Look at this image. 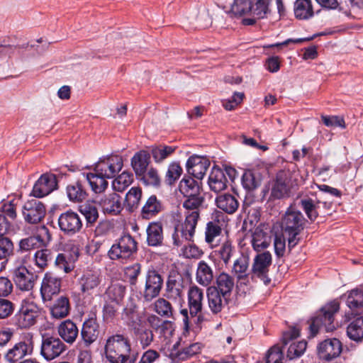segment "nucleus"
<instances>
[{
    "mask_svg": "<svg viewBox=\"0 0 363 363\" xmlns=\"http://www.w3.org/2000/svg\"><path fill=\"white\" fill-rule=\"evenodd\" d=\"M216 206L222 211L228 213H234L239 207V201L237 197L230 193L219 194L215 199Z\"/></svg>",
    "mask_w": 363,
    "mask_h": 363,
    "instance_id": "29",
    "label": "nucleus"
},
{
    "mask_svg": "<svg viewBox=\"0 0 363 363\" xmlns=\"http://www.w3.org/2000/svg\"><path fill=\"white\" fill-rule=\"evenodd\" d=\"M209 166L210 161L199 156L190 157L186 162L188 173L198 179H203Z\"/></svg>",
    "mask_w": 363,
    "mask_h": 363,
    "instance_id": "25",
    "label": "nucleus"
},
{
    "mask_svg": "<svg viewBox=\"0 0 363 363\" xmlns=\"http://www.w3.org/2000/svg\"><path fill=\"white\" fill-rule=\"evenodd\" d=\"M182 173V168L177 162L171 163L167 169L165 179L166 182L169 184H172L177 180Z\"/></svg>",
    "mask_w": 363,
    "mask_h": 363,
    "instance_id": "61",
    "label": "nucleus"
},
{
    "mask_svg": "<svg viewBox=\"0 0 363 363\" xmlns=\"http://www.w3.org/2000/svg\"><path fill=\"white\" fill-rule=\"evenodd\" d=\"M194 215L185 216L184 221L178 220L174 224V232L172 238L174 245L180 247L185 242L194 241L196 225L199 220Z\"/></svg>",
    "mask_w": 363,
    "mask_h": 363,
    "instance_id": "6",
    "label": "nucleus"
},
{
    "mask_svg": "<svg viewBox=\"0 0 363 363\" xmlns=\"http://www.w3.org/2000/svg\"><path fill=\"white\" fill-rule=\"evenodd\" d=\"M222 229L218 223L210 221L206 224L205 231V240L211 244L215 238L220 235Z\"/></svg>",
    "mask_w": 363,
    "mask_h": 363,
    "instance_id": "58",
    "label": "nucleus"
},
{
    "mask_svg": "<svg viewBox=\"0 0 363 363\" xmlns=\"http://www.w3.org/2000/svg\"><path fill=\"white\" fill-rule=\"evenodd\" d=\"M137 339L143 348L150 346L153 341L154 335L151 330L145 328H134Z\"/></svg>",
    "mask_w": 363,
    "mask_h": 363,
    "instance_id": "54",
    "label": "nucleus"
},
{
    "mask_svg": "<svg viewBox=\"0 0 363 363\" xmlns=\"http://www.w3.org/2000/svg\"><path fill=\"white\" fill-rule=\"evenodd\" d=\"M97 203L103 213L107 215H118L123 209L122 198L115 192L102 196L97 200Z\"/></svg>",
    "mask_w": 363,
    "mask_h": 363,
    "instance_id": "19",
    "label": "nucleus"
},
{
    "mask_svg": "<svg viewBox=\"0 0 363 363\" xmlns=\"http://www.w3.org/2000/svg\"><path fill=\"white\" fill-rule=\"evenodd\" d=\"M235 252V247L230 240L224 241L215 251L225 264H228Z\"/></svg>",
    "mask_w": 363,
    "mask_h": 363,
    "instance_id": "52",
    "label": "nucleus"
},
{
    "mask_svg": "<svg viewBox=\"0 0 363 363\" xmlns=\"http://www.w3.org/2000/svg\"><path fill=\"white\" fill-rule=\"evenodd\" d=\"M86 179L91 190L96 194L104 192L108 187V182L106 180L107 178L96 172L86 174Z\"/></svg>",
    "mask_w": 363,
    "mask_h": 363,
    "instance_id": "41",
    "label": "nucleus"
},
{
    "mask_svg": "<svg viewBox=\"0 0 363 363\" xmlns=\"http://www.w3.org/2000/svg\"><path fill=\"white\" fill-rule=\"evenodd\" d=\"M162 210V205L155 195L150 196L145 201L141 210L143 218L150 219Z\"/></svg>",
    "mask_w": 363,
    "mask_h": 363,
    "instance_id": "37",
    "label": "nucleus"
},
{
    "mask_svg": "<svg viewBox=\"0 0 363 363\" xmlns=\"http://www.w3.org/2000/svg\"><path fill=\"white\" fill-rule=\"evenodd\" d=\"M13 244L11 239L0 237V260H7L13 254Z\"/></svg>",
    "mask_w": 363,
    "mask_h": 363,
    "instance_id": "57",
    "label": "nucleus"
},
{
    "mask_svg": "<svg viewBox=\"0 0 363 363\" xmlns=\"http://www.w3.org/2000/svg\"><path fill=\"white\" fill-rule=\"evenodd\" d=\"M184 279L177 271L169 273L167 282L164 296L174 301L181 300L184 296Z\"/></svg>",
    "mask_w": 363,
    "mask_h": 363,
    "instance_id": "18",
    "label": "nucleus"
},
{
    "mask_svg": "<svg viewBox=\"0 0 363 363\" xmlns=\"http://www.w3.org/2000/svg\"><path fill=\"white\" fill-rule=\"evenodd\" d=\"M99 324L95 318H91L83 323L81 335L86 345L95 342L99 334Z\"/></svg>",
    "mask_w": 363,
    "mask_h": 363,
    "instance_id": "32",
    "label": "nucleus"
},
{
    "mask_svg": "<svg viewBox=\"0 0 363 363\" xmlns=\"http://www.w3.org/2000/svg\"><path fill=\"white\" fill-rule=\"evenodd\" d=\"M67 194L69 199L74 202H81L84 201L87 194L82 183L79 181L67 186Z\"/></svg>",
    "mask_w": 363,
    "mask_h": 363,
    "instance_id": "46",
    "label": "nucleus"
},
{
    "mask_svg": "<svg viewBox=\"0 0 363 363\" xmlns=\"http://www.w3.org/2000/svg\"><path fill=\"white\" fill-rule=\"evenodd\" d=\"M138 178L145 185L159 187L161 184V177L157 169L150 167Z\"/></svg>",
    "mask_w": 363,
    "mask_h": 363,
    "instance_id": "47",
    "label": "nucleus"
},
{
    "mask_svg": "<svg viewBox=\"0 0 363 363\" xmlns=\"http://www.w3.org/2000/svg\"><path fill=\"white\" fill-rule=\"evenodd\" d=\"M182 253L187 259H199L203 254L201 249L194 243H189L184 245L182 249Z\"/></svg>",
    "mask_w": 363,
    "mask_h": 363,
    "instance_id": "62",
    "label": "nucleus"
},
{
    "mask_svg": "<svg viewBox=\"0 0 363 363\" xmlns=\"http://www.w3.org/2000/svg\"><path fill=\"white\" fill-rule=\"evenodd\" d=\"M106 358L110 363H125L130 357V345L123 335H113L106 340L105 345Z\"/></svg>",
    "mask_w": 363,
    "mask_h": 363,
    "instance_id": "2",
    "label": "nucleus"
},
{
    "mask_svg": "<svg viewBox=\"0 0 363 363\" xmlns=\"http://www.w3.org/2000/svg\"><path fill=\"white\" fill-rule=\"evenodd\" d=\"M138 251V242L129 233L121 235L108 252V257L113 261L126 262L132 259Z\"/></svg>",
    "mask_w": 363,
    "mask_h": 363,
    "instance_id": "5",
    "label": "nucleus"
},
{
    "mask_svg": "<svg viewBox=\"0 0 363 363\" xmlns=\"http://www.w3.org/2000/svg\"><path fill=\"white\" fill-rule=\"evenodd\" d=\"M342 350V343L337 338L326 339L318 346L319 357L325 361H330L337 357L341 354Z\"/></svg>",
    "mask_w": 363,
    "mask_h": 363,
    "instance_id": "22",
    "label": "nucleus"
},
{
    "mask_svg": "<svg viewBox=\"0 0 363 363\" xmlns=\"http://www.w3.org/2000/svg\"><path fill=\"white\" fill-rule=\"evenodd\" d=\"M185 197L186 199L182 203V206L185 209L184 216L194 215V217L199 220L200 218L201 209L205 201L204 196L201 194Z\"/></svg>",
    "mask_w": 363,
    "mask_h": 363,
    "instance_id": "28",
    "label": "nucleus"
},
{
    "mask_svg": "<svg viewBox=\"0 0 363 363\" xmlns=\"http://www.w3.org/2000/svg\"><path fill=\"white\" fill-rule=\"evenodd\" d=\"M147 240L149 245H160L163 240L162 225L160 223H150L147 229Z\"/></svg>",
    "mask_w": 363,
    "mask_h": 363,
    "instance_id": "44",
    "label": "nucleus"
},
{
    "mask_svg": "<svg viewBox=\"0 0 363 363\" xmlns=\"http://www.w3.org/2000/svg\"><path fill=\"white\" fill-rule=\"evenodd\" d=\"M133 182V174L124 171L113 180L112 187L114 191L122 192L125 191Z\"/></svg>",
    "mask_w": 363,
    "mask_h": 363,
    "instance_id": "48",
    "label": "nucleus"
},
{
    "mask_svg": "<svg viewBox=\"0 0 363 363\" xmlns=\"http://www.w3.org/2000/svg\"><path fill=\"white\" fill-rule=\"evenodd\" d=\"M155 331L164 339H168L172 336L174 331V324L169 320H163L155 328Z\"/></svg>",
    "mask_w": 363,
    "mask_h": 363,
    "instance_id": "63",
    "label": "nucleus"
},
{
    "mask_svg": "<svg viewBox=\"0 0 363 363\" xmlns=\"http://www.w3.org/2000/svg\"><path fill=\"white\" fill-rule=\"evenodd\" d=\"M340 309L339 303L336 301H331L323 306L316 315L311 319L309 325L310 337H313L318 332L319 328H324L325 331H333L334 325V315Z\"/></svg>",
    "mask_w": 363,
    "mask_h": 363,
    "instance_id": "4",
    "label": "nucleus"
},
{
    "mask_svg": "<svg viewBox=\"0 0 363 363\" xmlns=\"http://www.w3.org/2000/svg\"><path fill=\"white\" fill-rule=\"evenodd\" d=\"M271 0H234L233 11L242 14L252 12L258 17H262L268 11V4Z\"/></svg>",
    "mask_w": 363,
    "mask_h": 363,
    "instance_id": "12",
    "label": "nucleus"
},
{
    "mask_svg": "<svg viewBox=\"0 0 363 363\" xmlns=\"http://www.w3.org/2000/svg\"><path fill=\"white\" fill-rule=\"evenodd\" d=\"M320 200H313L311 198H303L298 205L304 211L311 221H314L319 215V205Z\"/></svg>",
    "mask_w": 363,
    "mask_h": 363,
    "instance_id": "39",
    "label": "nucleus"
},
{
    "mask_svg": "<svg viewBox=\"0 0 363 363\" xmlns=\"http://www.w3.org/2000/svg\"><path fill=\"white\" fill-rule=\"evenodd\" d=\"M106 293L111 301L118 303L123 299L125 288L121 284H113L108 288Z\"/></svg>",
    "mask_w": 363,
    "mask_h": 363,
    "instance_id": "60",
    "label": "nucleus"
},
{
    "mask_svg": "<svg viewBox=\"0 0 363 363\" xmlns=\"http://www.w3.org/2000/svg\"><path fill=\"white\" fill-rule=\"evenodd\" d=\"M57 188V181L55 174H43L37 180L33 188L32 194L36 198L44 197Z\"/></svg>",
    "mask_w": 363,
    "mask_h": 363,
    "instance_id": "20",
    "label": "nucleus"
},
{
    "mask_svg": "<svg viewBox=\"0 0 363 363\" xmlns=\"http://www.w3.org/2000/svg\"><path fill=\"white\" fill-rule=\"evenodd\" d=\"M163 286L162 275L155 269H149L145 275V284L143 297L145 301H151L159 296Z\"/></svg>",
    "mask_w": 363,
    "mask_h": 363,
    "instance_id": "15",
    "label": "nucleus"
},
{
    "mask_svg": "<svg viewBox=\"0 0 363 363\" xmlns=\"http://www.w3.org/2000/svg\"><path fill=\"white\" fill-rule=\"evenodd\" d=\"M150 163V154L145 150L134 155L131 159V165L137 177L147 169Z\"/></svg>",
    "mask_w": 363,
    "mask_h": 363,
    "instance_id": "38",
    "label": "nucleus"
},
{
    "mask_svg": "<svg viewBox=\"0 0 363 363\" xmlns=\"http://www.w3.org/2000/svg\"><path fill=\"white\" fill-rule=\"evenodd\" d=\"M272 242V237L269 232L264 231L262 228L257 227L252 235L251 243L253 249L257 252H261L267 248Z\"/></svg>",
    "mask_w": 363,
    "mask_h": 363,
    "instance_id": "34",
    "label": "nucleus"
},
{
    "mask_svg": "<svg viewBox=\"0 0 363 363\" xmlns=\"http://www.w3.org/2000/svg\"><path fill=\"white\" fill-rule=\"evenodd\" d=\"M228 182L223 170L217 166L213 167L208 179L210 189L215 193H219L228 187Z\"/></svg>",
    "mask_w": 363,
    "mask_h": 363,
    "instance_id": "26",
    "label": "nucleus"
},
{
    "mask_svg": "<svg viewBox=\"0 0 363 363\" xmlns=\"http://www.w3.org/2000/svg\"><path fill=\"white\" fill-rule=\"evenodd\" d=\"M34 342L31 333H27L23 338L8 350L4 358L8 363H18L33 352Z\"/></svg>",
    "mask_w": 363,
    "mask_h": 363,
    "instance_id": "9",
    "label": "nucleus"
},
{
    "mask_svg": "<svg viewBox=\"0 0 363 363\" xmlns=\"http://www.w3.org/2000/svg\"><path fill=\"white\" fill-rule=\"evenodd\" d=\"M307 342L304 340L293 342L290 345L287 351V357L293 359L301 357L306 350Z\"/></svg>",
    "mask_w": 363,
    "mask_h": 363,
    "instance_id": "59",
    "label": "nucleus"
},
{
    "mask_svg": "<svg viewBox=\"0 0 363 363\" xmlns=\"http://www.w3.org/2000/svg\"><path fill=\"white\" fill-rule=\"evenodd\" d=\"M142 189L140 187L133 186L126 194L125 201L129 211H133L138 208L142 198Z\"/></svg>",
    "mask_w": 363,
    "mask_h": 363,
    "instance_id": "49",
    "label": "nucleus"
},
{
    "mask_svg": "<svg viewBox=\"0 0 363 363\" xmlns=\"http://www.w3.org/2000/svg\"><path fill=\"white\" fill-rule=\"evenodd\" d=\"M80 213L84 216L87 224H94L99 218V212L94 203L86 202L79 207Z\"/></svg>",
    "mask_w": 363,
    "mask_h": 363,
    "instance_id": "51",
    "label": "nucleus"
},
{
    "mask_svg": "<svg viewBox=\"0 0 363 363\" xmlns=\"http://www.w3.org/2000/svg\"><path fill=\"white\" fill-rule=\"evenodd\" d=\"M306 219L301 211L296 210L292 206L286 211L281 220V228L284 233L288 236V247L289 250L294 247L299 242L297 237L304 229Z\"/></svg>",
    "mask_w": 363,
    "mask_h": 363,
    "instance_id": "1",
    "label": "nucleus"
},
{
    "mask_svg": "<svg viewBox=\"0 0 363 363\" xmlns=\"http://www.w3.org/2000/svg\"><path fill=\"white\" fill-rule=\"evenodd\" d=\"M272 263V257L269 252L266 251L256 255L251 268V278L259 279L265 285L269 284L271 281L269 272Z\"/></svg>",
    "mask_w": 363,
    "mask_h": 363,
    "instance_id": "10",
    "label": "nucleus"
},
{
    "mask_svg": "<svg viewBox=\"0 0 363 363\" xmlns=\"http://www.w3.org/2000/svg\"><path fill=\"white\" fill-rule=\"evenodd\" d=\"M65 350V345L59 337L48 335L42 336L40 354L45 360L51 361L55 359Z\"/></svg>",
    "mask_w": 363,
    "mask_h": 363,
    "instance_id": "11",
    "label": "nucleus"
},
{
    "mask_svg": "<svg viewBox=\"0 0 363 363\" xmlns=\"http://www.w3.org/2000/svg\"><path fill=\"white\" fill-rule=\"evenodd\" d=\"M40 314V310L36 303L23 300L19 310L13 318V324L19 328H29L36 323Z\"/></svg>",
    "mask_w": 363,
    "mask_h": 363,
    "instance_id": "8",
    "label": "nucleus"
},
{
    "mask_svg": "<svg viewBox=\"0 0 363 363\" xmlns=\"http://www.w3.org/2000/svg\"><path fill=\"white\" fill-rule=\"evenodd\" d=\"M302 177L298 172H290L286 170L279 171L277 174V179L272 189L271 196L274 199H281L286 196L290 188L300 184Z\"/></svg>",
    "mask_w": 363,
    "mask_h": 363,
    "instance_id": "7",
    "label": "nucleus"
},
{
    "mask_svg": "<svg viewBox=\"0 0 363 363\" xmlns=\"http://www.w3.org/2000/svg\"><path fill=\"white\" fill-rule=\"evenodd\" d=\"M69 309V299L65 296H60L50 308V313L52 317L55 318H64L68 315Z\"/></svg>",
    "mask_w": 363,
    "mask_h": 363,
    "instance_id": "42",
    "label": "nucleus"
},
{
    "mask_svg": "<svg viewBox=\"0 0 363 363\" xmlns=\"http://www.w3.org/2000/svg\"><path fill=\"white\" fill-rule=\"evenodd\" d=\"M176 150L175 146H169L163 144L151 147V155L156 163H160L171 156Z\"/></svg>",
    "mask_w": 363,
    "mask_h": 363,
    "instance_id": "45",
    "label": "nucleus"
},
{
    "mask_svg": "<svg viewBox=\"0 0 363 363\" xmlns=\"http://www.w3.org/2000/svg\"><path fill=\"white\" fill-rule=\"evenodd\" d=\"M13 279L16 286L21 291H30L33 288L35 276L24 266L13 269Z\"/></svg>",
    "mask_w": 363,
    "mask_h": 363,
    "instance_id": "24",
    "label": "nucleus"
},
{
    "mask_svg": "<svg viewBox=\"0 0 363 363\" xmlns=\"http://www.w3.org/2000/svg\"><path fill=\"white\" fill-rule=\"evenodd\" d=\"M347 306L352 310L363 307V291L360 289L352 290L347 298Z\"/></svg>",
    "mask_w": 363,
    "mask_h": 363,
    "instance_id": "55",
    "label": "nucleus"
},
{
    "mask_svg": "<svg viewBox=\"0 0 363 363\" xmlns=\"http://www.w3.org/2000/svg\"><path fill=\"white\" fill-rule=\"evenodd\" d=\"M208 306L213 313L221 311L225 303H228L229 298H225L223 294L215 288L208 287L207 289Z\"/></svg>",
    "mask_w": 363,
    "mask_h": 363,
    "instance_id": "35",
    "label": "nucleus"
},
{
    "mask_svg": "<svg viewBox=\"0 0 363 363\" xmlns=\"http://www.w3.org/2000/svg\"><path fill=\"white\" fill-rule=\"evenodd\" d=\"M214 273L212 267L206 261L201 260L197 264L196 281L202 286H208L213 281Z\"/></svg>",
    "mask_w": 363,
    "mask_h": 363,
    "instance_id": "31",
    "label": "nucleus"
},
{
    "mask_svg": "<svg viewBox=\"0 0 363 363\" xmlns=\"http://www.w3.org/2000/svg\"><path fill=\"white\" fill-rule=\"evenodd\" d=\"M179 190L184 197L202 194L199 184L191 177L182 179L179 184Z\"/></svg>",
    "mask_w": 363,
    "mask_h": 363,
    "instance_id": "43",
    "label": "nucleus"
},
{
    "mask_svg": "<svg viewBox=\"0 0 363 363\" xmlns=\"http://www.w3.org/2000/svg\"><path fill=\"white\" fill-rule=\"evenodd\" d=\"M347 335L355 342L363 340V316L354 318L347 327Z\"/></svg>",
    "mask_w": 363,
    "mask_h": 363,
    "instance_id": "40",
    "label": "nucleus"
},
{
    "mask_svg": "<svg viewBox=\"0 0 363 363\" xmlns=\"http://www.w3.org/2000/svg\"><path fill=\"white\" fill-rule=\"evenodd\" d=\"M52 259V252L51 250L43 248L38 250L33 256L35 265L40 269H44L48 267L49 262Z\"/></svg>",
    "mask_w": 363,
    "mask_h": 363,
    "instance_id": "50",
    "label": "nucleus"
},
{
    "mask_svg": "<svg viewBox=\"0 0 363 363\" xmlns=\"http://www.w3.org/2000/svg\"><path fill=\"white\" fill-rule=\"evenodd\" d=\"M283 352L280 347H272L266 357V363H283Z\"/></svg>",
    "mask_w": 363,
    "mask_h": 363,
    "instance_id": "64",
    "label": "nucleus"
},
{
    "mask_svg": "<svg viewBox=\"0 0 363 363\" xmlns=\"http://www.w3.org/2000/svg\"><path fill=\"white\" fill-rule=\"evenodd\" d=\"M62 280L52 273H46L43 279L40 293L44 301H50L60 291Z\"/></svg>",
    "mask_w": 363,
    "mask_h": 363,
    "instance_id": "23",
    "label": "nucleus"
},
{
    "mask_svg": "<svg viewBox=\"0 0 363 363\" xmlns=\"http://www.w3.org/2000/svg\"><path fill=\"white\" fill-rule=\"evenodd\" d=\"M55 266L64 271L65 273L72 272L74 265L72 262V258L67 253H59L55 258Z\"/></svg>",
    "mask_w": 363,
    "mask_h": 363,
    "instance_id": "56",
    "label": "nucleus"
},
{
    "mask_svg": "<svg viewBox=\"0 0 363 363\" xmlns=\"http://www.w3.org/2000/svg\"><path fill=\"white\" fill-rule=\"evenodd\" d=\"M57 332L60 337L69 344H72L76 340L79 334L78 328L70 320L62 322L57 328Z\"/></svg>",
    "mask_w": 363,
    "mask_h": 363,
    "instance_id": "33",
    "label": "nucleus"
},
{
    "mask_svg": "<svg viewBox=\"0 0 363 363\" xmlns=\"http://www.w3.org/2000/svg\"><path fill=\"white\" fill-rule=\"evenodd\" d=\"M294 16L299 20H308L313 16L314 11L311 0H296L294 6Z\"/></svg>",
    "mask_w": 363,
    "mask_h": 363,
    "instance_id": "36",
    "label": "nucleus"
},
{
    "mask_svg": "<svg viewBox=\"0 0 363 363\" xmlns=\"http://www.w3.org/2000/svg\"><path fill=\"white\" fill-rule=\"evenodd\" d=\"M22 214L25 220L30 224H36L43 220L46 214L44 203L33 199L26 201L22 208Z\"/></svg>",
    "mask_w": 363,
    "mask_h": 363,
    "instance_id": "17",
    "label": "nucleus"
},
{
    "mask_svg": "<svg viewBox=\"0 0 363 363\" xmlns=\"http://www.w3.org/2000/svg\"><path fill=\"white\" fill-rule=\"evenodd\" d=\"M232 272L236 276L240 284L249 283L251 275V269H249V258L243 255L237 258L233 263Z\"/></svg>",
    "mask_w": 363,
    "mask_h": 363,
    "instance_id": "27",
    "label": "nucleus"
},
{
    "mask_svg": "<svg viewBox=\"0 0 363 363\" xmlns=\"http://www.w3.org/2000/svg\"><path fill=\"white\" fill-rule=\"evenodd\" d=\"M57 223L60 230L69 236L79 233L83 226L79 215L72 210L62 213L58 218Z\"/></svg>",
    "mask_w": 363,
    "mask_h": 363,
    "instance_id": "14",
    "label": "nucleus"
},
{
    "mask_svg": "<svg viewBox=\"0 0 363 363\" xmlns=\"http://www.w3.org/2000/svg\"><path fill=\"white\" fill-rule=\"evenodd\" d=\"M123 161L119 155H110L101 158L95 164L94 172L106 177L113 178L123 168Z\"/></svg>",
    "mask_w": 363,
    "mask_h": 363,
    "instance_id": "13",
    "label": "nucleus"
},
{
    "mask_svg": "<svg viewBox=\"0 0 363 363\" xmlns=\"http://www.w3.org/2000/svg\"><path fill=\"white\" fill-rule=\"evenodd\" d=\"M51 240L52 236L49 229L43 225L39 228V233L37 235L21 240L19 249L21 251L27 252L41 247H46Z\"/></svg>",
    "mask_w": 363,
    "mask_h": 363,
    "instance_id": "16",
    "label": "nucleus"
},
{
    "mask_svg": "<svg viewBox=\"0 0 363 363\" xmlns=\"http://www.w3.org/2000/svg\"><path fill=\"white\" fill-rule=\"evenodd\" d=\"M204 294L202 289L196 285L189 287L187 293L188 308L191 317L200 318L203 309Z\"/></svg>",
    "mask_w": 363,
    "mask_h": 363,
    "instance_id": "21",
    "label": "nucleus"
},
{
    "mask_svg": "<svg viewBox=\"0 0 363 363\" xmlns=\"http://www.w3.org/2000/svg\"><path fill=\"white\" fill-rule=\"evenodd\" d=\"M104 283V276L97 269H86L77 279L79 293L84 298L92 297L101 293Z\"/></svg>",
    "mask_w": 363,
    "mask_h": 363,
    "instance_id": "3",
    "label": "nucleus"
},
{
    "mask_svg": "<svg viewBox=\"0 0 363 363\" xmlns=\"http://www.w3.org/2000/svg\"><path fill=\"white\" fill-rule=\"evenodd\" d=\"M154 311L160 315L170 318L173 314L172 304L164 298H159L154 303Z\"/></svg>",
    "mask_w": 363,
    "mask_h": 363,
    "instance_id": "53",
    "label": "nucleus"
},
{
    "mask_svg": "<svg viewBox=\"0 0 363 363\" xmlns=\"http://www.w3.org/2000/svg\"><path fill=\"white\" fill-rule=\"evenodd\" d=\"M211 287L221 293L225 298H230L235 287L234 277L226 272H221L216 277V286Z\"/></svg>",
    "mask_w": 363,
    "mask_h": 363,
    "instance_id": "30",
    "label": "nucleus"
}]
</instances>
